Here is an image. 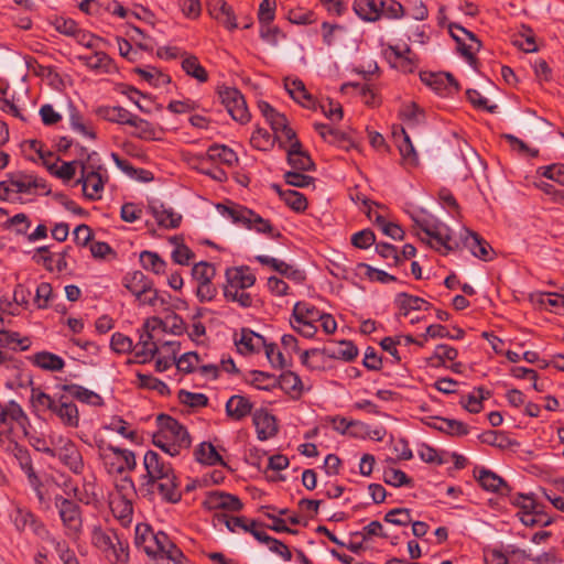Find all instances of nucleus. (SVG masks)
Listing matches in <instances>:
<instances>
[{
    "label": "nucleus",
    "instance_id": "obj_12",
    "mask_svg": "<svg viewBox=\"0 0 564 564\" xmlns=\"http://www.w3.org/2000/svg\"><path fill=\"white\" fill-rule=\"evenodd\" d=\"M9 183L17 193L32 194L36 193V191H41L45 195L51 193L46 182L34 175L19 174L17 176H11Z\"/></svg>",
    "mask_w": 564,
    "mask_h": 564
},
{
    "label": "nucleus",
    "instance_id": "obj_42",
    "mask_svg": "<svg viewBox=\"0 0 564 564\" xmlns=\"http://www.w3.org/2000/svg\"><path fill=\"white\" fill-rule=\"evenodd\" d=\"M400 137L402 140L398 143V148L400 151V154L402 156V161L404 164L410 166L417 165L419 158L415 152V149L410 140V137L406 134L405 130L402 128Z\"/></svg>",
    "mask_w": 564,
    "mask_h": 564
},
{
    "label": "nucleus",
    "instance_id": "obj_61",
    "mask_svg": "<svg viewBox=\"0 0 564 564\" xmlns=\"http://www.w3.org/2000/svg\"><path fill=\"white\" fill-rule=\"evenodd\" d=\"M177 398L181 403L191 408H204L208 404V398L204 393H194L187 390H180Z\"/></svg>",
    "mask_w": 564,
    "mask_h": 564
},
{
    "label": "nucleus",
    "instance_id": "obj_15",
    "mask_svg": "<svg viewBox=\"0 0 564 564\" xmlns=\"http://www.w3.org/2000/svg\"><path fill=\"white\" fill-rule=\"evenodd\" d=\"M235 345L240 354L250 355L259 352L265 346V339L249 328H241L240 337L235 336Z\"/></svg>",
    "mask_w": 564,
    "mask_h": 564
},
{
    "label": "nucleus",
    "instance_id": "obj_63",
    "mask_svg": "<svg viewBox=\"0 0 564 564\" xmlns=\"http://www.w3.org/2000/svg\"><path fill=\"white\" fill-rule=\"evenodd\" d=\"M153 321L159 323L164 330L169 329L174 335H181L185 330V323L183 318L175 313L166 316L165 321L158 317H154Z\"/></svg>",
    "mask_w": 564,
    "mask_h": 564
},
{
    "label": "nucleus",
    "instance_id": "obj_48",
    "mask_svg": "<svg viewBox=\"0 0 564 564\" xmlns=\"http://www.w3.org/2000/svg\"><path fill=\"white\" fill-rule=\"evenodd\" d=\"M134 72L139 74L144 80H147L150 85L155 87L169 84L171 82L169 75L163 74L161 70L153 66H149L148 68L137 67Z\"/></svg>",
    "mask_w": 564,
    "mask_h": 564
},
{
    "label": "nucleus",
    "instance_id": "obj_47",
    "mask_svg": "<svg viewBox=\"0 0 564 564\" xmlns=\"http://www.w3.org/2000/svg\"><path fill=\"white\" fill-rule=\"evenodd\" d=\"M458 351L456 348L441 344L437 345L433 356L429 359L433 367H440L445 364L446 360L453 361L457 358Z\"/></svg>",
    "mask_w": 564,
    "mask_h": 564
},
{
    "label": "nucleus",
    "instance_id": "obj_22",
    "mask_svg": "<svg viewBox=\"0 0 564 564\" xmlns=\"http://www.w3.org/2000/svg\"><path fill=\"white\" fill-rule=\"evenodd\" d=\"M284 87L296 102L308 109L315 108V100L313 99V96L307 91L304 83L301 79L285 78Z\"/></svg>",
    "mask_w": 564,
    "mask_h": 564
},
{
    "label": "nucleus",
    "instance_id": "obj_29",
    "mask_svg": "<svg viewBox=\"0 0 564 564\" xmlns=\"http://www.w3.org/2000/svg\"><path fill=\"white\" fill-rule=\"evenodd\" d=\"M276 387H280L293 399H299L303 392V383L299 375L292 371H284L276 379Z\"/></svg>",
    "mask_w": 564,
    "mask_h": 564
},
{
    "label": "nucleus",
    "instance_id": "obj_53",
    "mask_svg": "<svg viewBox=\"0 0 564 564\" xmlns=\"http://www.w3.org/2000/svg\"><path fill=\"white\" fill-rule=\"evenodd\" d=\"M116 165L131 177L138 176L141 181H150L151 173L143 169H135L128 160L121 159L117 153H111Z\"/></svg>",
    "mask_w": 564,
    "mask_h": 564
},
{
    "label": "nucleus",
    "instance_id": "obj_39",
    "mask_svg": "<svg viewBox=\"0 0 564 564\" xmlns=\"http://www.w3.org/2000/svg\"><path fill=\"white\" fill-rule=\"evenodd\" d=\"M484 388L478 387L467 397L460 399L459 404L470 413H479L482 410V401L490 398L491 393L482 395Z\"/></svg>",
    "mask_w": 564,
    "mask_h": 564
},
{
    "label": "nucleus",
    "instance_id": "obj_13",
    "mask_svg": "<svg viewBox=\"0 0 564 564\" xmlns=\"http://www.w3.org/2000/svg\"><path fill=\"white\" fill-rule=\"evenodd\" d=\"M476 478L484 490L496 492L500 496L511 495V487L502 477L490 469L480 468Z\"/></svg>",
    "mask_w": 564,
    "mask_h": 564
},
{
    "label": "nucleus",
    "instance_id": "obj_28",
    "mask_svg": "<svg viewBox=\"0 0 564 564\" xmlns=\"http://www.w3.org/2000/svg\"><path fill=\"white\" fill-rule=\"evenodd\" d=\"M209 13L229 30L238 26L232 8L224 0H217L214 4L209 6Z\"/></svg>",
    "mask_w": 564,
    "mask_h": 564
},
{
    "label": "nucleus",
    "instance_id": "obj_7",
    "mask_svg": "<svg viewBox=\"0 0 564 564\" xmlns=\"http://www.w3.org/2000/svg\"><path fill=\"white\" fill-rule=\"evenodd\" d=\"M100 170V165L96 166L82 162L80 177L77 180V184L83 185V193L90 200L100 198V193L105 186Z\"/></svg>",
    "mask_w": 564,
    "mask_h": 564
},
{
    "label": "nucleus",
    "instance_id": "obj_10",
    "mask_svg": "<svg viewBox=\"0 0 564 564\" xmlns=\"http://www.w3.org/2000/svg\"><path fill=\"white\" fill-rule=\"evenodd\" d=\"M13 523L18 531H31L43 538L47 534L44 523L30 510L17 508L13 514Z\"/></svg>",
    "mask_w": 564,
    "mask_h": 564
},
{
    "label": "nucleus",
    "instance_id": "obj_51",
    "mask_svg": "<svg viewBox=\"0 0 564 564\" xmlns=\"http://www.w3.org/2000/svg\"><path fill=\"white\" fill-rule=\"evenodd\" d=\"M78 58L87 67H89L90 69H95V70H98V69L108 70L110 63H111V58L105 52H101V51L95 52L94 54H90V55H80Z\"/></svg>",
    "mask_w": 564,
    "mask_h": 564
},
{
    "label": "nucleus",
    "instance_id": "obj_33",
    "mask_svg": "<svg viewBox=\"0 0 564 564\" xmlns=\"http://www.w3.org/2000/svg\"><path fill=\"white\" fill-rule=\"evenodd\" d=\"M354 11L365 21H377L380 18L379 0H355Z\"/></svg>",
    "mask_w": 564,
    "mask_h": 564
},
{
    "label": "nucleus",
    "instance_id": "obj_18",
    "mask_svg": "<svg viewBox=\"0 0 564 564\" xmlns=\"http://www.w3.org/2000/svg\"><path fill=\"white\" fill-rule=\"evenodd\" d=\"M226 284L224 288L248 289L256 282V276L251 273L249 267L228 268L226 270Z\"/></svg>",
    "mask_w": 564,
    "mask_h": 564
},
{
    "label": "nucleus",
    "instance_id": "obj_57",
    "mask_svg": "<svg viewBox=\"0 0 564 564\" xmlns=\"http://www.w3.org/2000/svg\"><path fill=\"white\" fill-rule=\"evenodd\" d=\"M315 130L318 134L330 144H339L346 140V134L338 129L332 128L325 123H315Z\"/></svg>",
    "mask_w": 564,
    "mask_h": 564
},
{
    "label": "nucleus",
    "instance_id": "obj_62",
    "mask_svg": "<svg viewBox=\"0 0 564 564\" xmlns=\"http://www.w3.org/2000/svg\"><path fill=\"white\" fill-rule=\"evenodd\" d=\"M384 521L394 525L405 527L412 522L411 511L406 508H395L384 516Z\"/></svg>",
    "mask_w": 564,
    "mask_h": 564
},
{
    "label": "nucleus",
    "instance_id": "obj_50",
    "mask_svg": "<svg viewBox=\"0 0 564 564\" xmlns=\"http://www.w3.org/2000/svg\"><path fill=\"white\" fill-rule=\"evenodd\" d=\"M215 275V265L207 261H200L194 264L192 269V276L197 282V284L212 282Z\"/></svg>",
    "mask_w": 564,
    "mask_h": 564
},
{
    "label": "nucleus",
    "instance_id": "obj_35",
    "mask_svg": "<svg viewBox=\"0 0 564 564\" xmlns=\"http://www.w3.org/2000/svg\"><path fill=\"white\" fill-rule=\"evenodd\" d=\"M33 362L39 368L48 371H59L65 366L63 358L48 351H41L35 354L33 357Z\"/></svg>",
    "mask_w": 564,
    "mask_h": 564
},
{
    "label": "nucleus",
    "instance_id": "obj_44",
    "mask_svg": "<svg viewBox=\"0 0 564 564\" xmlns=\"http://www.w3.org/2000/svg\"><path fill=\"white\" fill-rule=\"evenodd\" d=\"M392 54L394 55L393 67L401 69L403 73H413L416 68V63L413 57L409 56L412 52L409 46L401 52L397 47H390Z\"/></svg>",
    "mask_w": 564,
    "mask_h": 564
},
{
    "label": "nucleus",
    "instance_id": "obj_36",
    "mask_svg": "<svg viewBox=\"0 0 564 564\" xmlns=\"http://www.w3.org/2000/svg\"><path fill=\"white\" fill-rule=\"evenodd\" d=\"M206 156L210 161L220 162L231 166L238 161L236 153L226 145L214 144L210 145L206 152Z\"/></svg>",
    "mask_w": 564,
    "mask_h": 564
},
{
    "label": "nucleus",
    "instance_id": "obj_49",
    "mask_svg": "<svg viewBox=\"0 0 564 564\" xmlns=\"http://www.w3.org/2000/svg\"><path fill=\"white\" fill-rule=\"evenodd\" d=\"M518 514H519L520 521L525 527H535V525L547 527L553 522L552 518L547 517L545 513L538 510V508L532 511L518 512Z\"/></svg>",
    "mask_w": 564,
    "mask_h": 564
},
{
    "label": "nucleus",
    "instance_id": "obj_45",
    "mask_svg": "<svg viewBox=\"0 0 564 564\" xmlns=\"http://www.w3.org/2000/svg\"><path fill=\"white\" fill-rule=\"evenodd\" d=\"M129 126L135 128L133 135L142 140H155L156 129L149 121L132 115Z\"/></svg>",
    "mask_w": 564,
    "mask_h": 564
},
{
    "label": "nucleus",
    "instance_id": "obj_8",
    "mask_svg": "<svg viewBox=\"0 0 564 564\" xmlns=\"http://www.w3.org/2000/svg\"><path fill=\"white\" fill-rule=\"evenodd\" d=\"M203 507L209 511H225L227 512H239L243 508V503L240 498L236 495L228 494L225 491H209L207 492Z\"/></svg>",
    "mask_w": 564,
    "mask_h": 564
},
{
    "label": "nucleus",
    "instance_id": "obj_14",
    "mask_svg": "<svg viewBox=\"0 0 564 564\" xmlns=\"http://www.w3.org/2000/svg\"><path fill=\"white\" fill-rule=\"evenodd\" d=\"M252 420L256 426L257 436L260 441H267L276 435V420L274 415L270 414L267 410H256Z\"/></svg>",
    "mask_w": 564,
    "mask_h": 564
},
{
    "label": "nucleus",
    "instance_id": "obj_2",
    "mask_svg": "<svg viewBox=\"0 0 564 564\" xmlns=\"http://www.w3.org/2000/svg\"><path fill=\"white\" fill-rule=\"evenodd\" d=\"M91 543L111 564H128L129 543L113 529L94 528Z\"/></svg>",
    "mask_w": 564,
    "mask_h": 564
},
{
    "label": "nucleus",
    "instance_id": "obj_32",
    "mask_svg": "<svg viewBox=\"0 0 564 564\" xmlns=\"http://www.w3.org/2000/svg\"><path fill=\"white\" fill-rule=\"evenodd\" d=\"M194 454H195L196 460L202 464L209 465V466H214L217 464L225 466V467L227 466V464L225 463L223 457L218 454V452L216 451L215 446L212 443H208V442L200 443L197 446V448L195 449Z\"/></svg>",
    "mask_w": 564,
    "mask_h": 564
},
{
    "label": "nucleus",
    "instance_id": "obj_34",
    "mask_svg": "<svg viewBox=\"0 0 564 564\" xmlns=\"http://www.w3.org/2000/svg\"><path fill=\"white\" fill-rule=\"evenodd\" d=\"M478 440L484 444H488L500 449L518 445V442L509 438L501 431H486L478 436Z\"/></svg>",
    "mask_w": 564,
    "mask_h": 564
},
{
    "label": "nucleus",
    "instance_id": "obj_11",
    "mask_svg": "<svg viewBox=\"0 0 564 564\" xmlns=\"http://www.w3.org/2000/svg\"><path fill=\"white\" fill-rule=\"evenodd\" d=\"M415 227L424 231L429 237L435 239L441 246L447 251L454 250V247L449 243L451 236L448 235V228L436 221L426 218H414Z\"/></svg>",
    "mask_w": 564,
    "mask_h": 564
},
{
    "label": "nucleus",
    "instance_id": "obj_3",
    "mask_svg": "<svg viewBox=\"0 0 564 564\" xmlns=\"http://www.w3.org/2000/svg\"><path fill=\"white\" fill-rule=\"evenodd\" d=\"M153 545H144V552L149 556L156 557V562L166 561L169 564H183L186 561L183 552L171 541L169 535L162 531L153 536Z\"/></svg>",
    "mask_w": 564,
    "mask_h": 564
},
{
    "label": "nucleus",
    "instance_id": "obj_27",
    "mask_svg": "<svg viewBox=\"0 0 564 564\" xmlns=\"http://www.w3.org/2000/svg\"><path fill=\"white\" fill-rule=\"evenodd\" d=\"M61 423L67 427H77L79 425V413L77 405L68 400L67 395L59 397L58 415Z\"/></svg>",
    "mask_w": 564,
    "mask_h": 564
},
{
    "label": "nucleus",
    "instance_id": "obj_55",
    "mask_svg": "<svg viewBox=\"0 0 564 564\" xmlns=\"http://www.w3.org/2000/svg\"><path fill=\"white\" fill-rule=\"evenodd\" d=\"M137 377L139 379L141 388L155 390L161 395H170L171 390H170L169 386L165 382H163L162 380H160L151 375H144L141 372H138Z\"/></svg>",
    "mask_w": 564,
    "mask_h": 564
},
{
    "label": "nucleus",
    "instance_id": "obj_16",
    "mask_svg": "<svg viewBox=\"0 0 564 564\" xmlns=\"http://www.w3.org/2000/svg\"><path fill=\"white\" fill-rule=\"evenodd\" d=\"M58 459L74 474H80L84 469L82 454L75 443L67 440L56 453Z\"/></svg>",
    "mask_w": 564,
    "mask_h": 564
},
{
    "label": "nucleus",
    "instance_id": "obj_5",
    "mask_svg": "<svg viewBox=\"0 0 564 564\" xmlns=\"http://www.w3.org/2000/svg\"><path fill=\"white\" fill-rule=\"evenodd\" d=\"M156 423L159 429L163 432V436L173 443L180 452L182 448H188L191 446V436L186 427L177 420L167 414H159Z\"/></svg>",
    "mask_w": 564,
    "mask_h": 564
},
{
    "label": "nucleus",
    "instance_id": "obj_31",
    "mask_svg": "<svg viewBox=\"0 0 564 564\" xmlns=\"http://www.w3.org/2000/svg\"><path fill=\"white\" fill-rule=\"evenodd\" d=\"M395 303L399 306L401 314L406 316L411 311H419L424 308L430 310L431 304L424 299L408 294L405 292L399 293L395 297Z\"/></svg>",
    "mask_w": 564,
    "mask_h": 564
},
{
    "label": "nucleus",
    "instance_id": "obj_64",
    "mask_svg": "<svg viewBox=\"0 0 564 564\" xmlns=\"http://www.w3.org/2000/svg\"><path fill=\"white\" fill-rule=\"evenodd\" d=\"M538 173L564 186V164H552L549 166H541L538 170Z\"/></svg>",
    "mask_w": 564,
    "mask_h": 564
},
{
    "label": "nucleus",
    "instance_id": "obj_17",
    "mask_svg": "<svg viewBox=\"0 0 564 564\" xmlns=\"http://www.w3.org/2000/svg\"><path fill=\"white\" fill-rule=\"evenodd\" d=\"M256 260L264 265H270L274 271L279 272L281 275L293 280L296 283H302L305 280V273L302 270L295 269L292 265L281 261L276 258H272L269 256H258Z\"/></svg>",
    "mask_w": 564,
    "mask_h": 564
},
{
    "label": "nucleus",
    "instance_id": "obj_43",
    "mask_svg": "<svg viewBox=\"0 0 564 564\" xmlns=\"http://www.w3.org/2000/svg\"><path fill=\"white\" fill-rule=\"evenodd\" d=\"M140 262L143 269L155 274H163L166 269V262L156 252L142 251L140 253Z\"/></svg>",
    "mask_w": 564,
    "mask_h": 564
},
{
    "label": "nucleus",
    "instance_id": "obj_25",
    "mask_svg": "<svg viewBox=\"0 0 564 564\" xmlns=\"http://www.w3.org/2000/svg\"><path fill=\"white\" fill-rule=\"evenodd\" d=\"M464 242L475 257L484 261H489L491 259L490 253L494 252V249L489 242L477 232L467 230V236L465 237Z\"/></svg>",
    "mask_w": 564,
    "mask_h": 564
},
{
    "label": "nucleus",
    "instance_id": "obj_40",
    "mask_svg": "<svg viewBox=\"0 0 564 564\" xmlns=\"http://www.w3.org/2000/svg\"><path fill=\"white\" fill-rule=\"evenodd\" d=\"M217 209L223 216H226L235 224H241L242 226H245L246 220H249L247 216H252L251 209L240 205L226 206L224 204H218Z\"/></svg>",
    "mask_w": 564,
    "mask_h": 564
},
{
    "label": "nucleus",
    "instance_id": "obj_4",
    "mask_svg": "<svg viewBox=\"0 0 564 564\" xmlns=\"http://www.w3.org/2000/svg\"><path fill=\"white\" fill-rule=\"evenodd\" d=\"M55 506L58 509L59 517L65 527L66 535L73 538L77 536L83 527L79 505L73 500L57 496L55 497Z\"/></svg>",
    "mask_w": 564,
    "mask_h": 564
},
{
    "label": "nucleus",
    "instance_id": "obj_37",
    "mask_svg": "<svg viewBox=\"0 0 564 564\" xmlns=\"http://www.w3.org/2000/svg\"><path fill=\"white\" fill-rule=\"evenodd\" d=\"M182 69L186 75L195 78L199 83H206L208 80L207 70L200 65L198 58L195 55H187L182 61Z\"/></svg>",
    "mask_w": 564,
    "mask_h": 564
},
{
    "label": "nucleus",
    "instance_id": "obj_56",
    "mask_svg": "<svg viewBox=\"0 0 564 564\" xmlns=\"http://www.w3.org/2000/svg\"><path fill=\"white\" fill-rule=\"evenodd\" d=\"M282 200L296 213L304 212L307 208L306 197L297 191L285 189V193L282 194Z\"/></svg>",
    "mask_w": 564,
    "mask_h": 564
},
{
    "label": "nucleus",
    "instance_id": "obj_30",
    "mask_svg": "<svg viewBox=\"0 0 564 564\" xmlns=\"http://www.w3.org/2000/svg\"><path fill=\"white\" fill-rule=\"evenodd\" d=\"M96 115L109 122L129 124L133 113L120 106H102L96 109Z\"/></svg>",
    "mask_w": 564,
    "mask_h": 564
},
{
    "label": "nucleus",
    "instance_id": "obj_19",
    "mask_svg": "<svg viewBox=\"0 0 564 564\" xmlns=\"http://www.w3.org/2000/svg\"><path fill=\"white\" fill-rule=\"evenodd\" d=\"M288 163L296 171H314L315 164L310 154L302 150L299 140L291 143L286 155Z\"/></svg>",
    "mask_w": 564,
    "mask_h": 564
},
{
    "label": "nucleus",
    "instance_id": "obj_46",
    "mask_svg": "<svg viewBox=\"0 0 564 564\" xmlns=\"http://www.w3.org/2000/svg\"><path fill=\"white\" fill-rule=\"evenodd\" d=\"M249 220H246L245 227L248 229H254L260 234H267L271 238H279L281 234L279 231L273 232V227L268 219L262 218L260 215L252 210V216H247Z\"/></svg>",
    "mask_w": 564,
    "mask_h": 564
},
{
    "label": "nucleus",
    "instance_id": "obj_41",
    "mask_svg": "<svg viewBox=\"0 0 564 564\" xmlns=\"http://www.w3.org/2000/svg\"><path fill=\"white\" fill-rule=\"evenodd\" d=\"M438 422L440 424L436 426V430L449 436L459 437L469 433L468 425L462 421L442 417Z\"/></svg>",
    "mask_w": 564,
    "mask_h": 564
},
{
    "label": "nucleus",
    "instance_id": "obj_9",
    "mask_svg": "<svg viewBox=\"0 0 564 564\" xmlns=\"http://www.w3.org/2000/svg\"><path fill=\"white\" fill-rule=\"evenodd\" d=\"M420 78L441 96H452L460 89L458 82L449 73L422 72Z\"/></svg>",
    "mask_w": 564,
    "mask_h": 564
},
{
    "label": "nucleus",
    "instance_id": "obj_38",
    "mask_svg": "<svg viewBox=\"0 0 564 564\" xmlns=\"http://www.w3.org/2000/svg\"><path fill=\"white\" fill-rule=\"evenodd\" d=\"M513 44L525 53L538 51L533 30L524 24L521 25L519 33L514 35Z\"/></svg>",
    "mask_w": 564,
    "mask_h": 564
},
{
    "label": "nucleus",
    "instance_id": "obj_26",
    "mask_svg": "<svg viewBox=\"0 0 564 564\" xmlns=\"http://www.w3.org/2000/svg\"><path fill=\"white\" fill-rule=\"evenodd\" d=\"M253 404L243 395L235 394L226 403V413L235 421H241L252 411Z\"/></svg>",
    "mask_w": 564,
    "mask_h": 564
},
{
    "label": "nucleus",
    "instance_id": "obj_24",
    "mask_svg": "<svg viewBox=\"0 0 564 564\" xmlns=\"http://www.w3.org/2000/svg\"><path fill=\"white\" fill-rule=\"evenodd\" d=\"M61 390L67 392L69 397L78 400L79 402L94 406H101L104 404V400L98 393L88 390L83 386L75 383L63 384L61 386Z\"/></svg>",
    "mask_w": 564,
    "mask_h": 564
},
{
    "label": "nucleus",
    "instance_id": "obj_60",
    "mask_svg": "<svg viewBox=\"0 0 564 564\" xmlns=\"http://www.w3.org/2000/svg\"><path fill=\"white\" fill-rule=\"evenodd\" d=\"M319 311L305 302H297L293 307V317L295 322L317 321Z\"/></svg>",
    "mask_w": 564,
    "mask_h": 564
},
{
    "label": "nucleus",
    "instance_id": "obj_54",
    "mask_svg": "<svg viewBox=\"0 0 564 564\" xmlns=\"http://www.w3.org/2000/svg\"><path fill=\"white\" fill-rule=\"evenodd\" d=\"M250 384H252L259 390L270 391L276 387V378L274 375L264 371L252 370L250 372Z\"/></svg>",
    "mask_w": 564,
    "mask_h": 564
},
{
    "label": "nucleus",
    "instance_id": "obj_21",
    "mask_svg": "<svg viewBox=\"0 0 564 564\" xmlns=\"http://www.w3.org/2000/svg\"><path fill=\"white\" fill-rule=\"evenodd\" d=\"M132 351H134V360L132 362L145 364L151 361L158 352V346L153 341L151 333L145 332L141 334L139 341L133 345Z\"/></svg>",
    "mask_w": 564,
    "mask_h": 564
},
{
    "label": "nucleus",
    "instance_id": "obj_20",
    "mask_svg": "<svg viewBox=\"0 0 564 564\" xmlns=\"http://www.w3.org/2000/svg\"><path fill=\"white\" fill-rule=\"evenodd\" d=\"M149 209L155 218L158 225L161 227L174 229L177 228L182 221V215L163 204H151Z\"/></svg>",
    "mask_w": 564,
    "mask_h": 564
},
{
    "label": "nucleus",
    "instance_id": "obj_1",
    "mask_svg": "<svg viewBox=\"0 0 564 564\" xmlns=\"http://www.w3.org/2000/svg\"><path fill=\"white\" fill-rule=\"evenodd\" d=\"M147 474L143 476L141 490L145 495H153L155 489L163 500L176 503L182 498L180 482L170 463L154 451H148L143 457Z\"/></svg>",
    "mask_w": 564,
    "mask_h": 564
},
{
    "label": "nucleus",
    "instance_id": "obj_52",
    "mask_svg": "<svg viewBox=\"0 0 564 564\" xmlns=\"http://www.w3.org/2000/svg\"><path fill=\"white\" fill-rule=\"evenodd\" d=\"M383 481L387 485H390V486H393L397 488L402 487V486H408V487L413 486V479L410 478L401 469H395V468H386L384 469Z\"/></svg>",
    "mask_w": 564,
    "mask_h": 564
},
{
    "label": "nucleus",
    "instance_id": "obj_6",
    "mask_svg": "<svg viewBox=\"0 0 564 564\" xmlns=\"http://www.w3.org/2000/svg\"><path fill=\"white\" fill-rule=\"evenodd\" d=\"M219 99L231 118L240 123H246L250 115L246 100L241 93L234 87H223L218 90Z\"/></svg>",
    "mask_w": 564,
    "mask_h": 564
},
{
    "label": "nucleus",
    "instance_id": "obj_59",
    "mask_svg": "<svg viewBox=\"0 0 564 564\" xmlns=\"http://www.w3.org/2000/svg\"><path fill=\"white\" fill-rule=\"evenodd\" d=\"M250 143L257 150L268 151L273 147L274 140L268 130L257 128L250 138Z\"/></svg>",
    "mask_w": 564,
    "mask_h": 564
},
{
    "label": "nucleus",
    "instance_id": "obj_23",
    "mask_svg": "<svg viewBox=\"0 0 564 564\" xmlns=\"http://www.w3.org/2000/svg\"><path fill=\"white\" fill-rule=\"evenodd\" d=\"M153 281L142 271L128 272L122 278V285L134 296L141 295L144 291H150Z\"/></svg>",
    "mask_w": 564,
    "mask_h": 564
},
{
    "label": "nucleus",
    "instance_id": "obj_58",
    "mask_svg": "<svg viewBox=\"0 0 564 564\" xmlns=\"http://www.w3.org/2000/svg\"><path fill=\"white\" fill-rule=\"evenodd\" d=\"M214 521L224 523L230 532H237L238 530L243 531V527L247 523V517L245 516H229L227 513H215Z\"/></svg>",
    "mask_w": 564,
    "mask_h": 564
}]
</instances>
